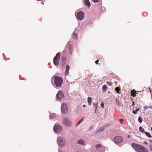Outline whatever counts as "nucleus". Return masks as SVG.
I'll return each instance as SVG.
<instances>
[{"label": "nucleus", "instance_id": "c9c22d12", "mask_svg": "<svg viewBox=\"0 0 152 152\" xmlns=\"http://www.w3.org/2000/svg\"><path fill=\"white\" fill-rule=\"evenodd\" d=\"M137 109V110H136V111H137L139 110V108H138V109Z\"/></svg>", "mask_w": 152, "mask_h": 152}, {"label": "nucleus", "instance_id": "9b49d317", "mask_svg": "<svg viewBox=\"0 0 152 152\" xmlns=\"http://www.w3.org/2000/svg\"><path fill=\"white\" fill-rule=\"evenodd\" d=\"M85 5L88 7H89L91 6V4L89 0H85Z\"/></svg>", "mask_w": 152, "mask_h": 152}, {"label": "nucleus", "instance_id": "412c9836", "mask_svg": "<svg viewBox=\"0 0 152 152\" xmlns=\"http://www.w3.org/2000/svg\"><path fill=\"white\" fill-rule=\"evenodd\" d=\"M115 90L116 92H117V93H119V91H120V88L118 87H117L115 88Z\"/></svg>", "mask_w": 152, "mask_h": 152}, {"label": "nucleus", "instance_id": "6e6552de", "mask_svg": "<svg viewBox=\"0 0 152 152\" xmlns=\"http://www.w3.org/2000/svg\"><path fill=\"white\" fill-rule=\"evenodd\" d=\"M54 131L56 132H60L62 130V127L59 125H55L53 127Z\"/></svg>", "mask_w": 152, "mask_h": 152}, {"label": "nucleus", "instance_id": "cd10ccee", "mask_svg": "<svg viewBox=\"0 0 152 152\" xmlns=\"http://www.w3.org/2000/svg\"><path fill=\"white\" fill-rule=\"evenodd\" d=\"M94 3L98 2L99 1L98 0H92Z\"/></svg>", "mask_w": 152, "mask_h": 152}, {"label": "nucleus", "instance_id": "c03bdc74", "mask_svg": "<svg viewBox=\"0 0 152 152\" xmlns=\"http://www.w3.org/2000/svg\"><path fill=\"white\" fill-rule=\"evenodd\" d=\"M137 94V93L136 94Z\"/></svg>", "mask_w": 152, "mask_h": 152}, {"label": "nucleus", "instance_id": "f704fd0d", "mask_svg": "<svg viewBox=\"0 0 152 152\" xmlns=\"http://www.w3.org/2000/svg\"><path fill=\"white\" fill-rule=\"evenodd\" d=\"M127 137L128 138H129L130 137V135H128Z\"/></svg>", "mask_w": 152, "mask_h": 152}, {"label": "nucleus", "instance_id": "a878e982", "mask_svg": "<svg viewBox=\"0 0 152 152\" xmlns=\"http://www.w3.org/2000/svg\"><path fill=\"white\" fill-rule=\"evenodd\" d=\"M93 104L94 107L95 108V110H96L97 109V104H96L93 103Z\"/></svg>", "mask_w": 152, "mask_h": 152}, {"label": "nucleus", "instance_id": "e433bc0d", "mask_svg": "<svg viewBox=\"0 0 152 152\" xmlns=\"http://www.w3.org/2000/svg\"><path fill=\"white\" fill-rule=\"evenodd\" d=\"M150 141L152 143V140H150Z\"/></svg>", "mask_w": 152, "mask_h": 152}, {"label": "nucleus", "instance_id": "bb28decb", "mask_svg": "<svg viewBox=\"0 0 152 152\" xmlns=\"http://www.w3.org/2000/svg\"><path fill=\"white\" fill-rule=\"evenodd\" d=\"M100 105L102 107H104V103L103 102H102L100 104Z\"/></svg>", "mask_w": 152, "mask_h": 152}, {"label": "nucleus", "instance_id": "dca6fc26", "mask_svg": "<svg viewBox=\"0 0 152 152\" xmlns=\"http://www.w3.org/2000/svg\"><path fill=\"white\" fill-rule=\"evenodd\" d=\"M91 97H88V104L91 105Z\"/></svg>", "mask_w": 152, "mask_h": 152}, {"label": "nucleus", "instance_id": "ea45409f", "mask_svg": "<svg viewBox=\"0 0 152 152\" xmlns=\"http://www.w3.org/2000/svg\"><path fill=\"white\" fill-rule=\"evenodd\" d=\"M151 129L152 131V127L151 128Z\"/></svg>", "mask_w": 152, "mask_h": 152}, {"label": "nucleus", "instance_id": "ddd939ff", "mask_svg": "<svg viewBox=\"0 0 152 152\" xmlns=\"http://www.w3.org/2000/svg\"><path fill=\"white\" fill-rule=\"evenodd\" d=\"M77 143L80 145H84V141L83 140H79L77 142Z\"/></svg>", "mask_w": 152, "mask_h": 152}, {"label": "nucleus", "instance_id": "58836bf2", "mask_svg": "<svg viewBox=\"0 0 152 152\" xmlns=\"http://www.w3.org/2000/svg\"><path fill=\"white\" fill-rule=\"evenodd\" d=\"M104 130V128H103L102 129V131H103Z\"/></svg>", "mask_w": 152, "mask_h": 152}, {"label": "nucleus", "instance_id": "f3484780", "mask_svg": "<svg viewBox=\"0 0 152 152\" xmlns=\"http://www.w3.org/2000/svg\"><path fill=\"white\" fill-rule=\"evenodd\" d=\"M84 120V118H82L76 124L75 126H77L79 124H80Z\"/></svg>", "mask_w": 152, "mask_h": 152}, {"label": "nucleus", "instance_id": "4c0bfd02", "mask_svg": "<svg viewBox=\"0 0 152 152\" xmlns=\"http://www.w3.org/2000/svg\"><path fill=\"white\" fill-rule=\"evenodd\" d=\"M132 103H133V104H132V105H134V102H132Z\"/></svg>", "mask_w": 152, "mask_h": 152}, {"label": "nucleus", "instance_id": "4468645a", "mask_svg": "<svg viewBox=\"0 0 152 152\" xmlns=\"http://www.w3.org/2000/svg\"><path fill=\"white\" fill-rule=\"evenodd\" d=\"M59 60L53 59L54 64L56 66L58 65L59 64Z\"/></svg>", "mask_w": 152, "mask_h": 152}, {"label": "nucleus", "instance_id": "0eeeda50", "mask_svg": "<svg viewBox=\"0 0 152 152\" xmlns=\"http://www.w3.org/2000/svg\"><path fill=\"white\" fill-rule=\"evenodd\" d=\"M67 107L66 104H63L61 107V112L63 113H66L67 111Z\"/></svg>", "mask_w": 152, "mask_h": 152}, {"label": "nucleus", "instance_id": "b1692460", "mask_svg": "<svg viewBox=\"0 0 152 152\" xmlns=\"http://www.w3.org/2000/svg\"><path fill=\"white\" fill-rule=\"evenodd\" d=\"M119 121L121 124H123V122L124 121V119H120L119 120Z\"/></svg>", "mask_w": 152, "mask_h": 152}, {"label": "nucleus", "instance_id": "a211bd4d", "mask_svg": "<svg viewBox=\"0 0 152 152\" xmlns=\"http://www.w3.org/2000/svg\"><path fill=\"white\" fill-rule=\"evenodd\" d=\"M145 133L146 135L149 137H151L152 136L150 134L147 132H145Z\"/></svg>", "mask_w": 152, "mask_h": 152}, {"label": "nucleus", "instance_id": "4be33fe9", "mask_svg": "<svg viewBox=\"0 0 152 152\" xmlns=\"http://www.w3.org/2000/svg\"><path fill=\"white\" fill-rule=\"evenodd\" d=\"M134 92H131V95L133 97L135 96H136V91L134 90Z\"/></svg>", "mask_w": 152, "mask_h": 152}, {"label": "nucleus", "instance_id": "a18cd8bd", "mask_svg": "<svg viewBox=\"0 0 152 152\" xmlns=\"http://www.w3.org/2000/svg\"><path fill=\"white\" fill-rule=\"evenodd\" d=\"M137 94V93L136 94Z\"/></svg>", "mask_w": 152, "mask_h": 152}, {"label": "nucleus", "instance_id": "39448f33", "mask_svg": "<svg viewBox=\"0 0 152 152\" xmlns=\"http://www.w3.org/2000/svg\"><path fill=\"white\" fill-rule=\"evenodd\" d=\"M57 141L59 145L62 146L65 144V140L64 138L61 137H58L57 139Z\"/></svg>", "mask_w": 152, "mask_h": 152}, {"label": "nucleus", "instance_id": "c85d7f7f", "mask_svg": "<svg viewBox=\"0 0 152 152\" xmlns=\"http://www.w3.org/2000/svg\"><path fill=\"white\" fill-rule=\"evenodd\" d=\"M137 111H135V110H133V113H134V114H137Z\"/></svg>", "mask_w": 152, "mask_h": 152}, {"label": "nucleus", "instance_id": "20e7f679", "mask_svg": "<svg viewBox=\"0 0 152 152\" xmlns=\"http://www.w3.org/2000/svg\"><path fill=\"white\" fill-rule=\"evenodd\" d=\"M84 13L82 11L78 12L76 15L77 18V19L81 20L84 19Z\"/></svg>", "mask_w": 152, "mask_h": 152}, {"label": "nucleus", "instance_id": "1a4fd4ad", "mask_svg": "<svg viewBox=\"0 0 152 152\" xmlns=\"http://www.w3.org/2000/svg\"><path fill=\"white\" fill-rule=\"evenodd\" d=\"M64 96V94L62 91H59L56 95L57 98L58 99H61Z\"/></svg>", "mask_w": 152, "mask_h": 152}, {"label": "nucleus", "instance_id": "c756f323", "mask_svg": "<svg viewBox=\"0 0 152 152\" xmlns=\"http://www.w3.org/2000/svg\"><path fill=\"white\" fill-rule=\"evenodd\" d=\"M99 61V60H97L95 61V63L96 64H98V63Z\"/></svg>", "mask_w": 152, "mask_h": 152}, {"label": "nucleus", "instance_id": "473e14b6", "mask_svg": "<svg viewBox=\"0 0 152 152\" xmlns=\"http://www.w3.org/2000/svg\"><path fill=\"white\" fill-rule=\"evenodd\" d=\"M148 108V107L147 106H145V107H144V109H145V110H146V109Z\"/></svg>", "mask_w": 152, "mask_h": 152}, {"label": "nucleus", "instance_id": "37998d69", "mask_svg": "<svg viewBox=\"0 0 152 152\" xmlns=\"http://www.w3.org/2000/svg\"><path fill=\"white\" fill-rule=\"evenodd\" d=\"M37 1H40V0H37Z\"/></svg>", "mask_w": 152, "mask_h": 152}, {"label": "nucleus", "instance_id": "7c9ffc66", "mask_svg": "<svg viewBox=\"0 0 152 152\" xmlns=\"http://www.w3.org/2000/svg\"><path fill=\"white\" fill-rule=\"evenodd\" d=\"M150 148L151 151H152V145H150Z\"/></svg>", "mask_w": 152, "mask_h": 152}, {"label": "nucleus", "instance_id": "7ed1b4c3", "mask_svg": "<svg viewBox=\"0 0 152 152\" xmlns=\"http://www.w3.org/2000/svg\"><path fill=\"white\" fill-rule=\"evenodd\" d=\"M123 139L122 137L120 136H117L114 138V142L117 143H120L122 142Z\"/></svg>", "mask_w": 152, "mask_h": 152}, {"label": "nucleus", "instance_id": "f03ea898", "mask_svg": "<svg viewBox=\"0 0 152 152\" xmlns=\"http://www.w3.org/2000/svg\"><path fill=\"white\" fill-rule=\"evenodd\" d=\"M54 84L56 87H60L63 83V79L60 77L55 76L54 79Z\"/></svg>", "mask_w": 152, "mask_h": 152}, {"label": "nucleus", "instance_id": "2eb2a0df", "mask_svg": "<svg viewBox=\"0 0 152 152\" xmlns=\"http://www.w3.org/2000/svg\"><path fill=\"white\" fill-rule=\"evenodd\" d=\"M107 88V87L106 85H104L103 86L102 90L104 92H105Z\"/></svg>", "mask_w": 152, "mask_h": 152}, {"label": "nucleus", "instance_id": "79ce46f5", "mask_svg": "<svg viewBox=\"0 0 152 152\" xmlns=\"http://www.w3.org/2000/svg\"><path fill=\"white\" fill-rule=\"evenodd\" d=\"M85 106V105H83V107H84V106Z\"/></svg>", "mask_w": 152, "mask_h": 152}, {"label": "nucleus", "instance_id": "a19ab883", "mask_svg": "<svg viewBox=\"0 0 152 152\" xmlns=\"http://www.w3.org/2000/svg\"><path fill=\"white\" fill-rule=\"evenodd\" d=\"M101 128H100L99 129V130H101Z\"/></svg>", "mask_w": 152, "mask_h": 152}, {"label": "nucleus", "instance_id": "9d476101", "mask_svg": "<svg viewBox=\"0 0 152 152\" xmlns=\"http://www.w3.org/2000/svg\"><path fill=\"white\" fill-rule=\"evenodd\" d=\"M66 70L65 72V75H67L69 74V65H66Z\"/></svg>", "mask_w": 152, "mask_h": 152}, {"label": "nucleus", "instance_id": "393cba45", "mask_svg": "<svg viewBox=\"0 0 152 152\" xmlns=\"http://www.w3.org/2000/svg\"><path fill=\"white\" fill-rule=\"evenodd\" d=\"M138 121L140 123H142V121L141 119V118L140 117H139L138 118Z\"/></svg>", "mask_w": 152, "mask_h": 152}, {"label": "nucleus", "instance_id": "5701e85b", "mask_svg": "<svg viewBox=\"0 0 152 152\" xmlns=\"http://www.w3.org/2000/svg\"><path fill=\"white\" fill-rule=\"evenodd\" d=\"M106 83L108 86H112V83L110 82H107Z\"/></svg>", "mask_w": 152, "mask_h": 152}, {"label": "nucleus", "instance_id": "423d86ee", "mask_svg": "<svg viewBox=\"0 0 152 152\" xmlns=\"http://www.w3.org/2000/svg\"><path fill=\"white\" fill-rule=\"evenodd\" d=\"M63 122L64 124L67 126H69L71 125V122L67 118H65L63 119Z\"/></svg>", "mask_w": 152, "mask_h": 152}, {"label": "nucleus", "instance_id": "2f4dec72", "mask_svg": "<svg viewBox=\"0 0 152 152\" xmlns=\"http://www.w3.org/2000/svg\"><path fill=\"white\" fill-rule=\"evenodd\" d=\"M148 108H150L151 109H152V106H148Z\"/></svg>", "mask_w": 152, "mask_h": 152}, {"label": "nucleus", "instance_id": "6ab92c4d", "mask_svg": "<svg viewBox=\"0 0 152 152\" xmlns=\"http://www.w3.org/2000/svg\"><path fill=\"white\" fill-rule=\"evenodd\" d=\"M72 37L74 39H77V34L76 33H73L72 36Z\"/></svg>", "mask_w": 152, "mask_h": 152}, {"label": "nucleus", "instance_id": "f257e3e1", "mask_svg": "<svg viewBox=\"0 0 152 152\" xmlns=\"http://www.w3.org/2000/svg\"><path fill=\"white\" fill-rule=\"evenodd\" d=\"M132 146L137 152H148L146 148L140 145L135 143H133Z\"/></svg>", "mask_w": 152, "mask_h": 152}, {"label": "nucleus", "instance_id": "f8f14e48", "mask_svg": "<svg viewBox=\"0 0 152 152\" xmlns=\"http://www.w3.org/2000/svg\"><path fill=\"white\" fill-rule=\"evenodd\" d=\"M60 53H58L56 56L54 57L53 59L59 60L60 58Z\"/></svg>", "mask_w": 152, "mask_h": 152}, {"label": "nucleus", "instance_id": "72a5a7b5", "mask_svg": "<svg viewBox=\"0 0 152 152\" xmlns=\"http://www.w3.org/2000/svg\"><path fill=\"white\" fill-rule=\"evenodd\" d=\"M59 152H65L64 151H61V150H60V151H59Z\"/></svg>", "mask_w": 152, "mask_h": 152}, {"label": "nucleus", "instance_id": "aec40b11", "mask_svg": "<svg viewBox=\"0 0 152 152\" xmlns=\"http://www.w3.org/2000/svg\"><path fill=\"white\" fill-rule=\"evenodd\" d=\"M139 130L142 132H144V129L141 126H140L139 127Z\"/></svg>", "mask_w": 152, "mask_h": 152}]
</instances>
